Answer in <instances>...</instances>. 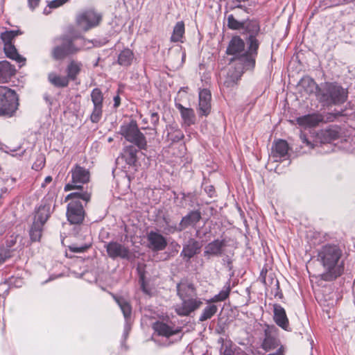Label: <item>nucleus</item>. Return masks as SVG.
Returning a JSON list of instances; mask_svg holds the SVG:
<instances>
[{
    "instance_id": "f257e3e1",
    "label": "nucleus",
    "mask_w": 355,
    "mask_h": 355,
    "mask_svg": "<svg viewBox=\"0 0 355 355\" xmlns=\"http://www.w3.org/2000/svg\"><path fill=\"white\" fill-rule=\"evenodd\" d=\"M249 47L245 51V43L239 37L232 38L227 49V53L235 56V60L243 66L245 70L252 69L255 65V58L259 48V42L255 37L250 35L248 38Z\"/></svg>"
},
{
    "instance_id": "f03ea898",
    "label": "nucleus",
    "mask_w": 355,
    "mask_h": 355,
    "mask_svg": "<svg viewBox=\"0 0 355 355\" xmlns=\"http://www.w3.org/2000/svg\"><path fill=\"white\" fill-rule=\"evenodd\" d=\"M342 255V250L336 245H325L318 250V260L327 272L324 275L325 280L335 279L342 274L343 270Z\"/></svg>"
},
{
    "instance_id": "7ed1b4c3",
    "label": "nucleus",
    "mask_w": 355,
    "mask_h": 355,
    "mask_svg": "<svg viewBox=\"0 0 355 355\" xmlns=\"http://www.w3.org/2000/svg\"><path fill=\"white\" fill-rule=\"evenodd\" d=\"M78 36L63 37L62 44L56 46L52 50V56L55 60H62L64 58L77 54L82 50L91 49L93 42L81 38L78 40Z\"/></svg>"
},
{
    "instance_id": "20e7f679",
    "label": "nucleus",
    "mask_w": 355,
    "mask_h": 355,
    "mask_svg": "<svg viewBox=\"0 0 355 355\" xmlns=\"http://www.w3.org/2000/svg\"><path fill=\"white\" fill-rule=\"evenodd\" d=\"M90 198L91 193L88 191H76L67 196L65 200H71L67 210V217L70 223L79 224L83 222L85 211L80 200L87 203L90 200Z\"/></svg>"
},
{
    "instance_id": "39448f33",
    "label": "nucleus",
    "mask_w": 355,
    "mask_h": 355,
    "mask_svg": "<svg viewBox=\"0 0 355 355\" xmlns=\"http://www.w3.org/2000/svg\"><path fill=\"white\" fill-rule=\"evenodd\" d=\"M347 97V91L335 83L321 84L317 92L318 99L326 106L343 103Z\"/></svg>"
},
{
    "instance_id": "423d86ee",
    "label": "nucleus",
    "mask_w": 355,
    "mask_h": 355,
    "mask_svg": "<svg viewBox=\"0 0 355 355\" xmlns=\"http://www.w3.org/2000/svg\"><path fill=\"white\" fill-rule=\"evenodd\" d=\"M18 97L15 92L0 87V116L11 117L18 108Z\"/></svg>"
},
{
    "instance_id": "0eeeda50",
    "label": "nucleus",
    "mask_w": 355,
    "mask_h": 355,
    "mask_svg": "<svg viewBox=\"0 0 355 355\" xmlns=\"http://www.w3.org/2000/svg\"><path fill=\"white\" fill-rule=\"evenodd\" d=\"M120 134L129 142L135 144L139 149H146L147 141L144 135L138 128L136 121L131 120L120 127Z\"/></svg>"
},
{
    "instance_id": "6e6552de",
    "label": "nucleus",
    "mask_w": 355,
    "mask_h": 355,
    "mask_svg": "<svg viewBox=\"0 0 355 355\" xmlns=\"http://www.w3.org/2000/svg\"><path fill=\"white\" fill-rule=\"evenodd\" d=\"M72 181L64 186V191H68L72 189H80L81 184H85L89 182L90 174L87 169L79 166L76 165L71 170Z\"/></svg>"
},
{
    "instance_id": "1a4fd4ad",
    "label": "nucleus",
    "mask_w": 355,
    "mask_h": 355,
    "mask_svg": "<svg viewBox=\"0 0 355 355\" xmlns=\"http://www.w3.org/2000/svg\"><path fill=\"white\" fill-rule=\"evenodd\" d=\"M277 331L275 327H268L265 329V336L261 343V347L266 352L284 349L277 338Z\"/></svg>"
},
{
    "instance_id": "9d476101",
    "label": "nucleus",
    "mask_w": 355,
    "mask_h": 355,
    "mask_svg": "<svg viewBox=\"0 0 355 355\" xmlns=\"http://www.w3.org/2000/svg\"><path fill=\"white\" fill-rule=\"evenodd\" d=\"M101 20V16L93 10H87L77 16L76 22L78 27L84 31L96 26Z\"/></svg>"
},
{
    "instance_id": "9b49d317",
    "label": "nucleus",
    "mask_w": 355,
    "mask_h": 355,
    "mask_svg": "<svg viewBox=\"0 0 355 355\" xmlns=\"http://www.w3.org/2000/svg\"><path fill=\"white\" fill-rule=\"evenodd\" d=\"M91 99L94 107L90 119L93 123H98L103 114V95L102 92L98 88L94 89L91 93Z\"/></svg>"
},
{
    "instance_id": "f8f14e48",
    "label": "nucleus",
    "mask_w": 355,
    "mask_h": 355,
    "mask_svg": "<svg viewBox=\"0 0 355 355\" xmlns=\"http://www.w3.org/2000/svg\"><path fill=\"white\" fill-rule=\"evenodd\" d=\"M105 248L108 256L113 259L116 258L129 259L130 257L128 248L118 242H110L106 244Z\"/></svg>"
},
{
    "instance_id": "ddd939ff",
    "label": "nucleus",
    "mask_w": 355,
    "mask_h": 355,
    "mask_svg": "<svg viewBox=\"0 0 355 355\" xmlns=\"http://www.w3.org/2000/svg\"><path fill=\"white\" fill-rule=\"evenodd\" d=\"M181 300L182 303L176 304L175 306V312L180 316L189 315L202 304L200 300L193 298V297L181 299Z\"/></svg>"
},
{
    "instance_id": "4468645a",
    "label": "nucleus",
    "mask_w": 355,
    "mask_h": 355,
    "mask_svg": "<svg viewBox=\"0 0 355 355\" xmlns=\"http://www.w3.org/2000/svg\"><path fill=\"white\" fill-rule=\"evenodd\" d=\"M153 328L159 336L167 338L172 336L178 334L181 331L180 327L163 321H157L155 322Z\"/></svg>"
},
{
    "instance_id": "2eb2a0df",
    "label": "nucleus",
    "mask_w": 355,
    "mask_h": 355,
    "mask_svg": "<svg viewBox=\"0 0 355 355\" xmlns=\"http://www.w3.org/2000/svg\"><path fill=\"white\" fill-rule=\"evenodd\" d=\"M211 95L207 89H200L199 92L198 113L200 116H207L211 112Z\"/></svg>"
},
{
    "instance_id": "dca6fc26",
    "label": "nucleus",
    "mask_w": 355,
    "mask_h": 355,
    "mask_svg": "<svg viewBox=\"0 0 355 355\" xmlns=\"http://www.w3.org/2000/svg\"><path fill=\"white\" fill-rule=\"evenodd\" d=\"M148 247L153 251H161L167 245L166 239L159 233L151 231L147 235Z\"/></svg>"
},
{
    "instance_id": "f3484780",
    "label": "nucleus",
    "mask_w": 355,
    "mask_h": 355,
    "mask_svg": "<svg viewBox=\"0 0 355 355\" xmlns=\"http://www.w3.org/2000/svg\"><path fill=\"white\" fill-rule=\"evenodd\" d=\"M225 246L226 242L225 240H214L205 246L204 256L207 258L221 256Z\"/></svg>"
},
{
    "instance_id": "a211bd4d",
    "label": "nucleus",
    "mask_w": 355,
    "mask_h": 355,
    "mask_svg": "<svg viewBox=\"0 0 355 355\" xmlns=\"http://www.w3.org/2000/svg\"><path fill=\"white\" fill-rule=\"evenodd\" d=\"M288 144L285 140L279 139L275 141L272 147L271 156L275 162L285 159L288 155Z\"/></svg>"
},
{
    "instance_id": "6ab92c4d",
    "label": "nucleus",
    "mask_w": 355,
    "mask_h": 355,
    "mask_svg": "<svg viewBox=\"0 0 355 355\" xmlns=\"http://www.w3.org/2000/svg\"><path fill=\"white\" fill-rule=\"evenodd\" d=\"M274 320L275 323L286 331L289 330V322L285 309L279 304L273 306Z\"/></svg>"
},
{
    "instance_id": "aec40b11",
    "label": "nucleus",
    "mask_w": 355,
    "mask_h": 355,
    "mask_svg": "<svg viewBox=\"0 0 355 355\" xmlns=\"http://www.w3.org/2000/svg\"><path fill=\"white\" fill-rule=\"evenodd\" d=\"M177 293L180 299L192 297L196 295V290L193 285L186 279H182L178 284Z\"/></svg>"
},
{
    "instance_id": "412c9836",
    "label": "nucleus",
    "mask_w": 355,
    "mask_h": 355,
    "mask_svg": "<svg viewBox=\"0 0 355 355\" xmlns=\"http://www.w3.org/2000/svg\"><path fill=\"white\" fill-rule=\"evenodd\" d=\"M175 107L180 113L184 126L189 127L195 124L196 119L193 109L185 107L180 103H176Z\"/></svg>"
},
{
    "instance_id": "4be33fe9",
    "label": "nucleus",
    "mask_w": 355,
    "mask_h": 355,
    "mask_svg": "<svg viewBox=\"0 0 355 355\" xmlns=\"http://www.w3.org/2000/svg\"><path fill=\"white\" fill-rule=\"evenodd\" d=\"M200 218L201 216L200 212L197 211H191L182 218L178 227H175L174 230H178V232H181L189 226H194Z\"/></svg>"
},
{
    "instance_id": "5701e85b",
    "label": "nucleus",
    "mask_w": 355,
    "mask_h": 355,
    "mask_svg": "<svg viewBox=\"0 0 355 355\" xmlns=\"http://www.w3.org/2000/svg\"><path fill=\"white\" fill-rule=\"evenodd\" d=\"M114 298L117 304L119 305V306L120 307L125 318V320L126 321V324L125 325V335L126 336L128 333V331L130 330V326L128 324V319L131 315V306L129 304V302L122 297L114 296Z\"/></svg>"
},
{
    "instance_id": "b1692460",
    "label": "nucleus",
    "mask_w": 355,
    "mask_h": 355,
    "mask_svg": "<svg viewBox=\"0 0 355 355\" xmlns=\"http://www.w3.org/2000/svg\"><path fill=\"white\" fill-rule=\"evenodd\" d=\"M322 121V117L317 114H308L297 119V124L304 128L316 126Z\"/></svg>"
},
{
    "instance_id": "393cba45",
    "label": "nucleus",
    "mask_w": 355,
    "mask_h": 355,
    "mask_svg": "<svg viewBox=\"0 0 355 355\" xmlns=\"http://www.w3.org/2000/svg\"><path fill=\"white\" fill-rule=\"evenodd\" d=\"M339 133V128L337 126H331L322 130L318 136L322 143H329L338 139Z\"/></svg>"
},
{
    "instance_id": "a878e982",
    "label": "nucleus",
    "mask_w": 355,
    "mask_h": 355,
    "mask_svg": "<svg viewBox=\"0 0 355 355\" xmlns=\"http://www.w3.org/2000/svg\"><path fill=\"white\" fill-rule=\"evenodd\" d=\"M201 245L199 242L191 239L184 245L181 254L189 259L198 254Z\"/></svg>"
},
{
    "instance_id": "bb28decb",
    "label": "nucleus",
    "mask_w": 355,
    "mask_h": 355,
    "mask_svg": "<svg viewBox=\"0 0 355 355\" xmlns=\"http://www.w3.org/2000/svg\"><path fill=\"white\" fill-rule=\"evenodd\" d=\"M220 355H247L243 349L230 340L224 341L220 347Z\"/></svg>"
},
{
    "instance_id": "cd10ccee",
    "label": "nucleus",
    "mask_w": 355,
    "mask_h": 355,
    "mask_svg": "<svg viewBox=\"0 0 355 355\" xmlns=\"http://www.w3.org/2000/svg\"><path fill=\"white\" fill-rule=\"evenodd\" d=\"M50 214L51 206L49 205L40 206L36 211L33 223H38V225L40 224V225H44L48 220Z\"/></svg>"
},
{
    "instance_id": "c85d7f7f",
    "label": "nucleus",
    "mask_w": 355,
    "mask_h": 355,
    "mask_svg": "<svg viewBox=\"0 0 355 355\" xmlns=\"http://www.w3.org/2000/svg\"><path fill=\"white\" fill-rule=\"evenodd\" d=\"M243 68L239 69L232 74H227L225 80H224L222 88L224 92H225L226 90L228 92L230 89L234 88L236 85L237 82L243 73Z\"/></svg>"
},
{
    "instance_id": "c756f323",
    "label": "nucleus",
    "mask_w": 355,
    "mask_h": 355,
    "mask_svg": "<svg viewBox=\"0 0 355 355\" xmlns=\"http://www.w3.org/2000/svg\"><path fill=\"white\" fill-rule=\"evenodd\" d=\"M83 64L78 60H71L67 67V76L71 80H74L81 71Z\"/></svg>"
},
{
    "instance_id": "7c9ffc66",
    "label": "nucleus",
    "mask_w": 355,
    "mask_h": 355,
    "mask_svg": "<svg viewBox=\"0 0 355 355\" xmlns=\"http://www.w3.org/2000/svg\"><path fill=\"white\" fill-rule=\"evenodd\" d=\"M3 50L8 58L15 60L17 62L21 64L22 65L24 64L26 59L18 53L17 50L13 44L4 46Z\"/></svg>"
},
{
    "instance_id": "2f4dec72",
    "label": "nucleus",
    "mask_w": 355,
    "mask_h": 355,
    "mask_svg": "<svg viewBox=\"0 0 355 355\" xmlns=\"http://www.w3.org/2000/svg\"><path fill=\"white\" fill-rule=\"evenodd\" d=\"M137 150L135 147L127 146L123 150L122 158L130 166H134L137 162Z\"/></svg>"
},
{
    "instance_id": "473e14b6",
    "label": "nucleus",
    "mask_w": 355,
    "mask_h": 355,
    "mask_svg": "<svg viewBox=\"0 0 355 355\" xmlns=\"http://www.w3.org/2000/svg\"><path fill=\"white\" fill-rule=\"evenodd\" d=\"M134 58L133 52L129 49H125L121 51L118 56V63L121 66L128 67L132 64Z\"/></svg>"
},
{
    "instance_id": "72a5a7b5",
    "label": "nucleus",
    "mask_w": 355,
    "mask_h": 355,
    "mask_svg": "<svg viewBox=\"0 0 355 355\" xmlns=\"http://www.w3.org/2000/svg\"><path fill=\"white\" fill-rule=\"evenodd\" d=\"M13 74L14 70L8 62H0V83L7 82Z\"/></svg>"
},
{
    "instance_id": "f704fd0d",
    "label": "nucleus",
    "mask_w": 355,
    "mask_h": 355,
    "mask_svg": "<svg viewBox=\"0 0 355 355\" xmlns=\"http://www.w3.org/2000/svg\"><path fill=\"white\" fill-rule=\"evenodd\" d=\"M300 139L302 142L301 153H306L312 150L314 146V141L312 139V136H308L304 132L301 131Z\"/></svg>"
},
{
    "instance_id": "c9c22d12",
    "label": "nucleus",
    "mask_w": 355,
    "mask_h": 355,
    "mask_svg": "<svg viewBox=\"0 0 355 355\" xmlns=\"http://www.w3.org/2000/svg\"><path fill=\"white\" fill-rule=\"evenodd\" d=\"M21 33L19 30H6L1 33L0 39L2 40L3 45L6 46L7 44H13L14 39Z\"/></svg>"
},
{
    "instance_id": "e433bc0d",
    "label": "nucleus",
    "mask_w": 355,
    "mask_h": 355,
    "mask_svg": "<svg viewBox=\"0 0 355 355\" xmlns=\"http://www.w3.org/2000/svg\"><path fill=\"white\" fill-rule=\"evenodd\" d=\"M49 80L51 84L60 87L67 86L69 80L67 76L57 75L54 73H51L49 75Z\"/></svg>"
},
{
    "instance_id": "4c0bfd02",
    "label": "nucleus",
    "mask_w": 355,
    "mask_h": 355,
    "mask_svg": "<svg viewBox=\"0 0 355 355\" xmlns=\"http://www.w3.org/2000/svg\"><path fill=\"white\" fill-rule=\"evenodd\" d=\"M300 85L303 87L305 92L308 94H311L313 92H318L319 86L315 83V82L310 78H304L302 80L300 83Z\"/></svg>"
},
{
    "instance_id": "58836bf2",
    "label": "nucleus",
    "mask_w": 355,
    "mask_h": 355,
    "mask_svg": "<svg viewBox=\"0 0 355 355\" xmlns=\"http://www.w3.org/2000/svg\"><path fill=\"white\" fill-rule=\"evenodd\" d=\"M184 33V25L182 21L178 22L174 28L171 36L172 42H180Z\"/></svg>"
},
{
    "instance_id": "ea45409f",
    "label": "nucleus",
    "mask_w": 355,
    "mask_h": 355,
    "mask_svg": "<svg viewBox=\"0 0 355 355\" xmlns=\"http://www.w3.org/2000/svg\"><path fill=\"white\" fill-rule=\"evenodd\" d=\"M230 290H231V288H230V286L229 284L224 286V288L220 291V293L218 294L214 295L208 302H223V301L225 300L230 295Z\"/></svg>"
},
{
    "instance_id": "a19ab883",
    "label": "nucleus",
    "mask_w": 355,
    "mask_h": 355,
    "mask_svg": "<svg viewBox=\"0 0 355 355\" xmlns=\"http://www.w3.org/2000/svg\"><path fill=\"white\" fill-rule=\"evenodd\" d=\"M218 308L214 304L207 306L202 311L200 316V321H205L211 318L217 312Z\"/></svg>"
},
{
    "instance_id": "79ce46f5",
    "label": "nucleus",
    "mask_w": 355,
    "mask_h": 355,
    "mask_svg": "<svg viewBox=\"0 0 355 355\" xmlns=\"http://www.w3.org/2000/svg\"><path fill=\"white\" fill-rule=\"evenodd\" d=\"M42 227L43 225H38V223H33L30 230V237L33 241H40L42 236Z\"/></svg>"
},
{
    "instance_id": "37998d69",
    "label": "nucleus",
    "mask_w": 355,
    "mask_h": 355,
    "mask_svg": "<svg viewBox=\"0 0 355 355\" xmlns=\"http://www.w3.org/2000/svg\"><path fill=\"white\" fill-rule=\"evenodd\" d=\"M227 26L233 30H239L244 26V23L236 20L232 15L227 17Z\"/></svg>"
},
{
    "instance_id": "c03bdc74",
    "label": "nucleus",
    "mask_w": 355,
    "mask_h": 355,
    "mask_svg": "<svg viewBox=\"0 0 355 355\" xmlns=\"http://www.w3.org/2000/svg\"><path fill=\"white\" fill-rule=\"evenodd\" d=\"M11 257V252L5 248H0V265Z\"/></svg>"
},
{
    "instance_id": "a18cd8bd",
    "label": "nucleus",
    "mask_w": 355,
    "mask_h": 355,
    "mask_svg": "<svg viewBox=\"0 0 355 355\" xmlns=\"http://www.w3.org/2000/svg\"><path fill=\"white\" fill-rule=\"evenodd\" d=\"M89 247H90L89 244H85V245H82L80 246H78L75 244H73V245H70L69 248L70 251H71L73 252L79 253V252H85Z\"/></svg>"
},
{
    "instance_id": "49530a36",
    "label": "nucleus",
    "mask_w": 355,
    "mask_h": 355,
    "mask_svg": "<svg viewBox=\"0 0 355 355\" xmlns=\"http://www.w3.org/2000/svg\"><path fill=\"white\" fill-rule=\"evenodd\" d=\"M44 158L41 157L33 164V168L38 171L41 169L44 166Z\"/></svg>"
},
{
    "instance_id": "de8ad7c7",
    "label": "nucleus",
    "mask_w": 355,
    "mask_h": 355,
    "mask_svg": "<svg viewBox=\"0 0 355 355\" xmlns=\"http://www.w3.org/2000/svg\"><path fill=\"white\" fill-rule=\"evenodd\" d=\"M68 0H53L49 3V8H56L63 5Z\"/></svg>"
},
{
    "instance_id": "09e8293b",
    "label": "nucleus",
    "mask_w": 355,
    "mask_h": 355,
    "mask_svg": "<svg viewBox=\"0 0 355 355\" xmlns=\"http://www.w3.org/2000/svg\"><path fill=\"white\" fill-rule=\"evenodd\" d=\"M150 121L152 125L154 127V129L157 125L159 123V115L156 112H152L150 114Z\"/></svg>"
},
{
    "instance_id": "8fccbe9b",
    "label": "nucleus",
    "mask_w": 355,
    "mask_h": 355,
    "mask_svg": "<svg viewBox=\"0 0 355 355\" xmlns=\"http://www.w3.org/2000/svg\"><path fill=\"white\" fill-rule=\"evenodd\" d=\"M174 134V136L171 138L173 141H178L184 138L183 133L179 130H175Z\"/></svg>"
},
{
    "instance_id": "3c124183",
    "label": "nucleus",
    "mask_w": 355,
    "mask_h": 355,
    "mask_svg": "<svg viewBox=\"0 0 355 355\" xmlns=\"http://www.w3.org/2000/svg\"><path fill=\"white\" fill-rule=\"evenodd\" d=\"M28 8L33 10H35L40 3V0H27Z\"/></svg>"
},
{
    "instance_id": "603ef678",
    "label": "nucleus",
    "mask_w": 355,
    "mask_h": 355,
    "mask_svg": "<svg viewBox=\"0 0 355 355\" xmlns=\"http://www.w3.org/2000/svg\"><path fill=\"white\" fill-rule=\"evenodd\" d=\"M52 177L49 175L45 178L44 182L42 183L41 187L42 188H45L47 184H50L52 182Z\"/></svg>"
},
{
    "instance_id": "864d4df0",
    "label": "nucleus",
    "mask_w": 355,
    "mask_h": 355,
    "mask_svg": "<svg viewBox=\"0 0 355 355\" xmlns=\"http://www.w3.org/2000/svg\"><path fill=\"white\" fill-rule=\"evenodd\" d=\"M178 225H167L166 227V230L168 232V233H173L175 231H178V230H174L175 227H178Z\"/></svg>"
},
{
    "instance_id": "5fc2aeb1",
    "label": "nucleus",
    "mask_w": 355,
    "mask_h": 355,
    "mask_svg": "<svg viewBox=\"0 0 355 355\" xmlns=\"http://www.w3.org/2000/svg\"><path fill=\"white\" fill-rule=\"evenodd\" d=\"M114 107H118L120 105L121 103V98L119 96H116L114 97Z\"/></svg>"
},
{
    "instance_id": "6e6d98bb",
    "label": "nucleus",
    "mask_w": 355,
    "mask_h": 355,
    "mask_svg": "<svg viewBox=\"0 0 355 355\" xmlns=\"http://www.w3.org/2000/svg\"><path fill=\"white\" fill-rule=\"evenodd\" d=\"M334 1H335V2L333 3V4L334 6H337V5L341 4V3H343L345 1V0H334Z\"/></svg>"
},
{
    "instance_id": "4d7b16f0",
    "label": "nucleus",
    "mask_w": 355,
    "mask_h": 355,
    "mask_svg": "<svg viewBox=\"0 0 355 355\" xmlns=\"http://www.w3.org/2000/svg\"><path fill=\"white\" fill-rule=\"evenodd\" d=\"M141 288H142L143 291H144V293H147V291H146V287H145V285H144V282H143V281H142V283H141Z\"/></svg>"
},
{
    "instance_id": "13d9d810",
    "label": "nucleus",
    "mask_w": 355,
    "mask_h": 355,
    "mask_svg": "<svg viewBox=\"0 0 355 355\" xmlns=\"http://www.w3.org/2000/svg\"><path fill=\"white\" fill-rule=\"evenodd\" d=\"M142 123L146 125L148 123V121L146 118L142 119Z\"/></svg>"
},
{
    "instance_id": "bf43d9fd",
    "label": "nucleus",
    "mask_w": 355,
    "mask_h": 355,
    "mask_svg": "<svg viewBox=\"0 0 355 355\" xmlns=\"http://www.w3.org/2000/svg\"><path fill=\"white\" fill-rule=\"evenodd\" d=\"M235 1L237 2L241 3V2L248 1L249 0H235Z\"/></svg>"
},
{
    "instance_id": "052dcab7",
    "label": "nucleus",
    "mask_w": 355,
    "mask_h": 355,
    "mask_svg": "<svg viewBox=\"0 0 355 355\" xmlns=\"http://www.w3.org/2000/svg\"><path fill=\"white\" fill-rule=\"evenodd\" d=\"M44 12L45 14H48L49 12V11H47L46 8H45L44 10Z\"/></svg>"
},
{
    "instance_id": "680f3d73",
    "label": "nucleus",
    "mask_w": 355,
    "mask_h": 355,
    "mask_svg": "<svg viewBox=\"0 0 355 355\" xmlns=\"http://www.w3.org/2000/svg\"><path fill=\"white\" fill-rule=\"evenodd\" d=\"M108 141H112V138H109V139H108Z\"/></svg>"
},
{
    "instance_id": "e2e57ef3",
    "label": "nucleus",
    "mask_w": 355,
    "mask_h": 355,
    "mask_svg": "<svg viewBox=\"0 0 355 355\" xmlns=\"http://www.w3.org/2000/svg\"><path fill=\"white\" fill-rule=\"evenodd\" d=\"M142 128H143V129H147V128H148V127H147V126H145V127H143Z\"/></svg>"
}]
</instances>
